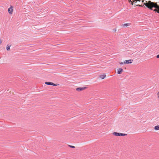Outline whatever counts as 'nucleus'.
Wrapping results in <instances>:
<instances>
[{"label": "nucleus", "instance_id": "dca6fc26", "mask_svg": "<svg viewBox=\"0 0 159 159\" xmlns=\"http://www.w3.org/2000/svg\"><path fill=\"white\" fill-rule=\"evenodd\" d=\"M144 2V0H143L142 1V2Z\"/></svg>", "mask_w": 159, "mask_h": 159}, {"label": "nucleus", "instance_id": "f8f14e48", "mask_svg": "<svg viewBox=\"0 0 159 159\" xmlns=\"http://www.w3.org/2000/svg\"><path fill=\"white\" fill-rule=\"evenodd\" d=\"M119 64H120V65H123V64H124V62H119Z\"/></svg>", "mask_w": 159, "mask_h": 159}, {"label": "nucleus", "instance_id": "39448f33", "mask_svg": "<svg viewBox=\"0 0 159 159\" xmlns=\"http://www.w3.org/2000/svg\"><path fill=\"white\" fill-rule=\"evenodd\" d=\"M86 88V87H79L76 89V90L77 91L80 92L85 90Z\"/></svg>", "mask_w": 159, "mask_h": 159}, {"label": "nucleus", "instance_id": "20e7f679", "mask_svg": "<svg viewBox=\"0 0 159 159\" xmlns=\"http://www.w3.org/2000/svg\"><path fill=\"white\" fill-rule=\"evenodd\" d=\"M133 61V60H132V59H129V60H125L124 61V63L126 64H131L132 63Z\"/></svg>", "mask_w": 159, "mask_h": 159}, {"label": "nucleus", "instance_id": "9b49d317", "mask_svg": "<svg viewBox=\"0 0 159 159\" xmlns=\"http://www.w3.org/2000/svg\"><path fill=\"white\" fill-rule=\"evenodd\" d=\"M130 25V24L129 23H126L124 25V26H128Z\"/></svg>", "mask_w": 159, "mask_h": 159}, {"label": "nucleus", "instance_id": "9d476101", "mask_svg": "<svg viewBox=\"0 0 159 159\" xmlns=\"http://www.w3.org/2000/svg\"><path fill=\"white\" fill-rule=\"evenodd\" d=\"M157 95L158 100L159 101V91L157 92Z\"/></svg>", "mask_w": 159, "mask_h": 159}, {"label": "nucleus", "instance_id": "6e6552de", "mask_svg": "<svg viewBox=\"0 0 159 159\" xmlns=\"http://www.w3.org/2000/svg\"><path fill=\"white\" fill-rule=\"evenodd\" d=\"M11 45H9V44H8L7 46V51H9L10 50V47L11 46Z\"/></svg>", "mask_w": 159, "mask_h": 159}, {"label": "nucleus", "instance_id": "1a4fd4ad", "mask_svg": "<svg viewBox=\"0 0 159 159\" xmlns=\"http://www.w3.org/2000/svg\"><path fill=\"white\" fill-rule=\"evenodd\" d=\"M154 129L156 130H159V125L156 126L154 127Z\"/></svg>", "mask_w": 159, "mask_h": 159}, {"label": "nucleus", "instance_id": "2eb2a0df", "mask_svg": "<svg viewBox=\"0 0 159 159\" xmlns=\"http://www.w3.org/2000/svg\"><path fill=\"white\" fill-rule=\"evenodd\" d=\"M157 58H159V55H158L157 56Z\"/></svg>", "mask_w": 159, "mask_h": 159}, {"label": "nucleus", "instance_id": "7ed1b4c3", "mask_svg": "<svg viewBox=\"0 0 159 159\" xmlns=\"http://www.w3.org/2000/svg\"><path fill=\"white\" fill-rule=\"evenodd\" d=\"M45 84H47V85H53L54 86H57V85H59V84H54V83H53L52 82H46L45 83Z\"/></svg>", "mask_w": 159, "mask_h": 159}, {"label": "nucleus", "instance_id": "423d86ee", "mask_svg": "<svg viewBox=\"0 0 159 159\" xmlns=\"http://www.w3.org/2000/svg\"><path fill=\"white\" fill-rule=\"evenodd\" d=\"M106 77V75L105 74L101 75H99V77L101 79H103Z\"/></svg>", "mask_w": 159, "mask_h": 159}, {"label": "nucleus", "instance_id": "ddd939ff", "mask_svg": "<svg viewBox=\"0 0 159 159\" xmlns=\"http://www.w3.org/2000/svg\"><path fill=\"white\" fill-rule=\"evenodd\" d=\"M113 31H114V32H116L117 30L116 29H113Z\"/></svg>", "mask_w": 159, "mask_h": 159}, {"label": "nucleus", "instance_id": "0eeeda50", "mask_svg": "<svg viewBox=\"0 0 159 159\" xmlns=\"http://www.w3.org/2000/svg\"><path fill=\"white\" fill-rule=\"evenodd\" d=\"M123 72V69L122 68H119L117 69V73L118 74H121Z\"/></svg>", "mask_w": 159, "mask_h": 159}, {"label": "nucleus", "instance_id": "f03ea898", "mask_svg": "<svg viewBox=\"0 0 159 159\" xmlns=\"http://www.w3.org/2000/svg\"><path fill=\"white\" fill-rule=\"evenodd\" d=\"M13 7L12 6H11L10 7L8 8V11L9 14L11 15L12 14L13 10Z\"/></svg>", "mask_w": 159, "mask_h": 159}, {"label": "nucleus", "instance_id": "f257e3e1", "mask_svg": "<svg viewBox=\"0 0 159 159\" xmlns=\"http://www.w3.org/2000/svg\"><path fill=\"white\" fill-rule=\"evenodd\" d=\"M113 134L116 136H125L127 135V134H123L121 133H118L117 132H114Z\"/></svg>", "mask_w": 159, "mask_h": 159}, {"label": "nucleus", "instance_id": "4468645a", "mask_svg": "<svg viewBox=\"0 0 159 159\" xmlns=\"http://www.w3.org/2000/svg\"><path fill=\"white\" fill-rule=\"evenodd\" d=\"M70 147H71V148H75V147L74 146L70 145Z\"/></svg>", "mask_w": 159, "mask_h": 159}]
</instances>
